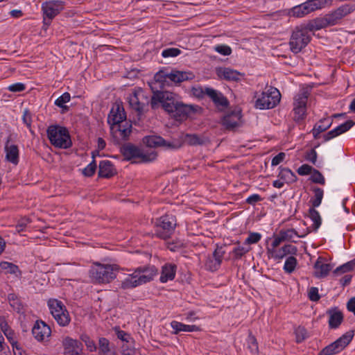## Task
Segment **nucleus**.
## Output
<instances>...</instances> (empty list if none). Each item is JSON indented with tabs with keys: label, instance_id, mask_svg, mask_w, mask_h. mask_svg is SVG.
Instances as JSON below:
<instances>
[{
	"label": "nucleus",
	"instance_id": "nucleus-1",
	"mask_svg": "<svg viewBox=\"0 0 355 355\" xmlns=\"http://www.w3.org/2000/svg\"><path fill=\"white\" fill-rule=\"evenodd\" d=\"M178 96L168 91H157L153 93L150 105L153 109L162 107L177 121L187 119L197 111L198 106L185 105L177 100Z\"/></svg>",
	"mask_w": 355,
	"mask_h": 355
},
{
	"label": "nucleus",
	"instance_id": "nucleus-2",
	"mask_svg": "<svg viewBox=\"0 0 355 355\" xmlns=\"http://www.w3.org/2000/svg\"><path fill=\"white\" fill-rule=\"evenodd\" d=\"M119 270L116 264L94 263L89 270L92 281L98 284H107L116 277V272Z\"/></svg>",
	"mask_w": 355,
	"mask_h": 355
},
{
	"label": "nucleus",
	"instance_id": "nucleus-3",
	"mask_svg": "<svg viewBox=\"0 0 355 355\" xmlns=\"http://www.w3.org/2000/svg\"><path fill=\"white\" fill-rule=\"evenodd\" d=\"M47 135L51 144L60 148H68L71 140L67 129L60 125H51L47 129Z\"/></svg>",
	"mask_w": 355,
	"mask_h": 355
},
{
	"label": "nucleus",
	"instance_id": "nucleus-4",
	"mask_svg": "<svg viewBox=\"0 0 355 355\" xmlns=\"http://www.w3.org/2000/svg\"><path fill=\"white\" fill-rule=\"evenodd\" d=\"M254 107L259 110H268L275 107L280 101L279 91L273 87H268L261 94L256 96Z\"/></svg>",
	"mask_w": 355,
	"mask_h": 355
},
{
	"label": "nucleus",
	"instance_id": "nucleus-5",
	"mask_svg": "<svg viewBox=\"0 0 355 355\" xmlns=\"http://www.w3.org/2000/svg\"><path fill=\"white\" fill-rule=\"evenodd\" d=\"M194 75L191 71H181L173 70L170 73L160 71L155 75L156 82L160 83L162 86L169 85V82L174 83H180L183 81L192 80Z\"/></svg>",
	"mask_w": 355,
	"mask_h": 355
},
{
	"label": "nucleus",
	"instance_id": "nucleus-6",
	"mask_svg": "<svg viewBox=\"0 0 355 355\" xmlns=\"http://www.w3.org/2000/svg\"><path fill=\"white\" fill-rule=\"evenodd\" d=\"M47 305L51 314L60 326L66 327L70 323L69 313L61 301L57 299H50Z\"/></svg>",
	"mask_w": 355,
	"mask_h": 355
},
{
	"label": "nucleus",
	"instance_id": "nucleus-7",
	"mask_svg": "<svg viewBox=\"0 0 355 355\" xmlns=\"http://www.w3.org/2000/svg\"><path fill=\"white\" fill-rule=\"evenodd\" d=\"M310 34L301 25L297 27L293 32L289 46L291 51L294 53H300L310 42Z\"/></svg>",
	"mask_w": 355,
	"mask_h": 355
},
{
	"label": "nucleus",
	"instance_id": "nucleus-8",
	"mask_svg": "<svg viewBox=\"0 0 355 355\" xmlns=\"http://www.w3.org/2000/svg\"><path fill=\"white\" fill-rule=\"evenodd\" d=\"M309 94L305 89H301L293 98L294 120L300 121L304 119L306 115V104Z\"/></svg>",
	"mask_w": 355,
	"mask_h": 355
},
{
	"label": "nucleus",
	"instance_id": "nucleus-9",
	"mask_svg": "<svg viewBox=\"0 0 355 355\" xmlns=\"http://www.w3.org/2000/svg\"><path fill=\"white\" fill-rule=\"evenodd\" d=\"M64 2L60 0H51L44 2L42 4L44 25L49 26L53 19L64 9Z\"/></svg>",
	"mask_w": 355,
	"mask_h": 355
},
{
	"label": "nucleus",
	"instance_id": "nucleus-10",
	"mask_svg": "<svg viewBox=\"0 0 355 355\" xmlns=\"http://www.w3.org/2000/svg\"><path fill=\"white\" fill-rule=\"evenodd\" d=\"M176 226V220L173 215H165L159 218L156 227V234L162 239L169 238Z\"/></svg>",
	"mask_w": 355,
	"mask_h": 355
},
{
	"label": "nucleus",
	"instance_id": "nucleus-11",
	"mask_svg": "<svg viewBox=\"0 0 355 355\" xmlns=\"http://www.w3.org/2000/svg\"><path fill=\"white\" fill-rule=\"evenodd\" d=\"M353 335L346 333L334 343L325 347L320 352V355H334L343 350L352 341Z\"/></svg>",
	"mask_w": 355,
	"mask_h": 355
},
{
	"label": "nucleus",
	"instance_id": "nucleus-12",
	"mask_svg": "<svg viewBox=\"0 0 355 355\" xmlns=\"http://www.w3.org/2000/svg\"><path fill=\"white\" fill-rule=\"evenodd\" d=\"M127 99L130 106L139 114L144 111L145 105L148 102L144 90L139 87L132 89Z\"/></svg>",
	"mask_w": 355,
	"mask_h": 355
},
{
	"label": "nucleus",
	"instance_id": "nucleus-13",
	"mask_svg": "<svg viewBox=\"0 0 355 355\" xmlns=\"http://www.w3.org/2000/svg\"><path fill=\"white\" fill-rule=\"evenodd\" d=\"M144 143L150 148L163 147L167 150L178 149L181 146V143L179 141H166L162 137L157 135H150L144 137Z\"/></svg>",
	"mask_w": 355,
	"mask_h": 355
},
{
	"label": "nucleus",
	"instance_id": "nucleus-14",
	"mask_svg": "<svg viewBox=\"0 0 355 355\" xmlns=\"http://www.w3.org/2000/svg\"><path fill=\"white\" fill-rule=\"evenodd\" d=\"M5 160L17 166L19 162V150L18 146L8 139L4 146Z\"/></svg>",
	"mask_w": 355,
	"mask_h": 355
},
{
	"label": "nucleus",
	"instance_id": "nucleus-15",
	"mask_svg": "<svg viewBox=\"0 0 355 355\" xmlns=\"http://www.w3.org/2000/svg\"><path fill=\"white\" fill-rule=\"evenodd\" d=\"M113 137L117 140H126L132 131V125L125 121L110 127Z\"/></svg>",
	"mask_w": 355,
	"mask_h": 355
},
{
	"label": "nucleus",
	"instance_id": "nucleus-16",
	"mask_svg": "<svg viewBox=\"0 0 355 355\" xmlns=\"http://www.w3.org/2000/svg\"><path fill=\"white\" fill-rule=\"evenodd\" d=\"M51 330L44 322L37 320L32 329L33 337L39 342H42L49 338L51 336Z\"/></svg>",
	"mask_w": 355,
	"mask_h": 355
},
{
	"label": "nucleus",
	"instance_id": "nucleus-17",
	"mask_svg": "<svg viewBox=\"0 0 355 355\" xmlns=\"http://www.w3.org/2000/svg\"><path fill=\"white\" fill-rule=\"evenodd\" d=\"M354 10V6L345 4L338 8L331 13L326 15L331 26L338 24V22L344 17L351 13Z\"/></svg>",
	"mask_w": 355,
	"mask_h": 355
},
{
	"label": "nucleus",
	"instance_id": "nucleus-18",
	"mask_svg": "<svg viewBox=\"0 0 355 355\" xmlns=\"http://www.w3.org/2000/svg\"><path fill=\"white\" fill-rule=\"evenodd\" d=\"M297 248L291 244H286L277 250H271L270 254L268 255L269 258L280 261L288 255H296Z\"/></svg>",
	"mask_w": 355,
	"mask_h": 355
},
{
	"label": "nucleus",
	"instance_id": "nucleus-19",
	"mask_svg": "<svg viewBox=\"0 0 355 355\" xmlns=\"http://www.w3.org/2000/svg\"><path fill=\"white\" fill-rule=\"evenodd\" d=\"M64 355H81L82 345L77 340L66 337L62 340Z\"/></svg>",
	"mask_w": 355,
	"mask_h": 355
},
{
	"label": "nucleus",
	"instance_id": "nucleus-20",
	"mask_svg": "<svg viewBox=\"0 0 355 355\" xmlns=\"http://www.w3.org/2000/svg\"><path fill=\"white\" fill-rule=\"evenodd\" d=\"M126 118L124 109L119 104H115L111 109L107 118L110 127L123 123Z\"/></svg>",
	"mask_w": 355,
	"mask_h": 355
},
{
	"label": "nucleus",
	"instance_id": "nucleus-21",
	"mask_svg": "<svg viewBox=\"0 0 355 355\" xmlns=\"http://www.w3.org/2000/svg\"><path fill=\"white\" fill-rule=\"evenodd\" d=\"M216 72L220 79L227 81H239L243 77V74L229 67H218Z\"/></svg>",
	"mask_w": 355,
	"mask_h": 355
},
{
	"label": "nucleus",
	"instance_id": "nucleus-22",
	"mask_svg": "<svg viewBox=\"0 0 355 355\" xmlns=\"http://www.w3.org/2000/svg\"><path fill=\"white\" fill-rule=\"evenodd\" d=\"M355 123L349 120L345 121V123L338 125L335 128L332 129L325 135H324L323 138L325 141H329L350 130Z\"/></svg>",
	"mask_w": 355,
	"mask_h": 355
},
{
	"label": "nucleus",
	"instance_id": "nucleus-23",
	"mask_svg": "<svg viewBox=\"0 0 355 355\" xmlns=\"http://www.w3.org/2000/svg\"><path fill=\"white\" fill-rule=\"evenodd\" d=\"M135 270L141 284L152 280L154 276L157 274V269L153 266L144 268L139 267L137 268Z\"/></svg>",
	"mask_w": 355,
	"mask_h": 355
},
{
	"label": "nucleus",
	"instance_id": "nucleus-24",
	"mask_svg": "<svg viewBox=\"0 0 355 355\" xmlns=\"http://www.w3.org/2000/svg\"><path fill=\"white\" fill-rule=\"evenodd\" d=\"M302 26L310 34L311 32L320 30L331 25L329 22L327 15H325L322 18H316Z\"/></svg>",
	"mask_w": 355,
	"mask_h": 355
},
{
	"label": "nucleus",
	"instance_id": "nucleus-25",
	"mask_svg": "<svg viewBox=\"0 0 355 355\" xmlns=\"http://www.w3.org/2000/svg\"><path fill=\"white\" fill-rule=\"evenodd\" d=\"M241 118V112L239 110H234L223 118L222 123L226 128L232 129L239 125Z\"/></svg>",
	"mask_w": 355,
	"mask_h": 355
},
{
	"label": "nucleus",
	"instance_id": "nucleus-26",
	"mask_svg": "<svg viewBox=\"0 0 355 355\" xmlns=\"http://www.w3.org/2000/svg\"><path fill=\"white\" fill-rule=\"evenodd\" d=\"M331 269L330 263H325L321 258H318L314 264V275L318 278L324 277Z\"/></svg>",
	"mask_w": 355,
	"mask_h": 355
},
{
	"label": "nucleus",
	"instance_id": "nucleus-27",
	"mask_svg": "<svg viewBox=\"0 0 355 355\" xmlns=\"http://www.w3.org/2000/svg\"><path fill=\"white\" fill-rule=\"evenodd\" d=\"M176 272V266L171 263H166L162 266L160 275V282L166 283L168 281L173 280L175 278Z\"/></svg>",
	"mask_w": 355,
	"mask_h": 355
},
{
	"label": "nucleus",
	"instance_id": "nucleus-28",
	"mask_svg": "<svg viewBox=\"0 0 355 355\" xmlns=\"http://www.w3.org/2000/svg\"><path fill=\"white\" fill-rule=\"evenodd\" d=\"M115 168L109 160H103L99 164L98 175L102 178H110L115 174Z\"/></svg>",
	"mask_w": 355,
	"mask_h": 355
},
{
	"label": "nucleus",
	"instance_id": "nucleus-29",
	"mask_svg": "<svg viewBox=\"0 0 355 355\" xmlns=\"http://www.w3.org/2000/svg\"><path fill=\"white\" fill-rule=\"evenodd\" d=\"M171 327L173 330L175 334L180 332H193L199 331V327L196 325H189L182 322L173 320L171 322Z\"/></svg>",
	"mask_w": 355,
	"mask_h": 355
},
{
	"label": "nucleus",
	"instance_id": "nucleus-30",
	"mask_svg": "<svg viewBox=\"0 0 355 355\" xmlns=\"http://www.w3.org/2000/svg\"><path fill=\"white\" fill-rule=\"evenodd\" d=\"M139 285H141L136 270L132 274L129 275L125 277L121 284V288L126 290L135 288Z\"/></svg>",
	"mask_w": 355,
	"mask_h": 355
},
{
	"label": "nucleus",
	"instance_id": "nucleus-31",
	"mask_svg": "<svg viewBox=\"0 0 355 355\" xmlns=\"http://www.w3.org/2000/svg\"><path fill=\"white\" fill-rule=\"evenodd\" d=\"M332 120L331 119L324 118L320 119L319 122L314 125L312 130L313 137L315 139L318 138L319 135L330 128Z\"/></svg>",
	"mask_w": 355,
	"mask_h": 355
},
{
	"label": "nucleus",
	"instance_id": "nucleus-32",
	"mask_svg": "<svg viewBox=\"0 0 355 355\" xmlns=\"http://www.w3.org/2000/svg\"><path fill=\"white\" fill-rule=\"evenodd\" d=\"M331 0H307L305 4L309 13L319 9L324 8L327 5H330Z\"/></svg>",
	"mask_w": 355,
	"mask_h": 355
},
{
	"label": "nucleus",
	"instance_id": "nucleus-33",
	"mask_svg": "<svg viewBox=\"0 0 355 355\" xmlns=\"http://www.w3.org/2000/svg\"><path fill=\"white\" fill-rule=\"evenodd\" d=\"M329 315V325L332 329H336L341 324L343 320L342 313L338 310H330L328 311Z\"/></svg>",
	"mask_w": 355,
	"mask_h": 355
},
{
	"label": "nucleus",
	"instance_id": "nucleus-34",
	"mask_svg": "<svg viewBox=\"0 0 355 355\" xmlns=\"http://www.w3.org/2000/svg\"><path fill=\"white\" fill-rule=\"evenodd\" d=\"M140 150V148L133 145H127L123 148V155L128 160L139 158Z\"/></svg>",
	"mask_w": 355,
	"mask_h": 355
},
{
	"label": "nucleus",
	"instance_id": "nucleus-35",
	"mask_svg": "<svg viewBox=\"0 0 355 355\" xmlns=\"http://www.w3.org/2000/svg\"><path fill=\"white\" fill-rule=\"evenodd\" d=\"M278 176L287 184L293 183L297 180L296 175L288 168H282Z\"/></svg>",
	"mask_w": 355,
	"mask_h": 355
},
{
	"label": "nucleus",
	"instance_id": "nucleus-36",
	"mask_svg": "<svg viewBox=\"0 0 355 355\" xmlns=\"http://www.w3.org/2000/svg\"><path fill=\"white\" fill-rule=\"evenodd\" d=\"M309 218L313 223L311 227L313 230L317 231L322 223V218L319 212L313 207L310 208L309 210Z\"/></svg>",
	"mask_w": 355,
	"mask_h": 355
},
{
	"label": "nucleus",
	"instance_id": "nucleus-37",
	"mask_svg": "<svg viewBox=\"0 0 355 355\" xmlns=\"http://www.w3.org/2000/svg\"><path fill=\"white\" fill-rule=\"evenodd\" d=\"M157 155L155 150L149 149L144 150L141 149L138 159H139L141 162H150L157 158Z\"/></svg>",
	"mask_w": 355,
	"mask_h": 355
},
{
	"label": "nucleus",
	"instance_id": "nucleus-38",
	"mask_svg": "<svg viewBox=\"0 0 355 355\" xmlns=\"http://www.w3.org/2000/svg\"><path fill=\"white\" fill-rule=\"evenodd\" d=\"M279 234L281 235L284 241H293L295 238H301L303 236H300L294 229H288L285 230H281Z\"/></svg>",
	"mask_w": 355,
	"mask_h": 355
},
{
	"label": "nucleus",
	"instance_id": "nucleus-39",
	"mask_svg": "<svg viewBox=\"0 0 355 355\" xmlns=\"http://www.w3.org/2000/svg\"><path fill=\"white\" fill-rule=\"evenodd\" d=\"M313 197L311 199V202L313 208L318 207L321 205L323 196L324 191L322 189L316 187L313 189Z\"/></svg>",
	"mask_w": 355,
	"mask_h": 355
},
{
	"label": "nucleus",
	"instance_id": "nucleus-40",
	"mask_svg": "<svg viewBox=\"0 0 355 355\" xmlns=\"http://www.w3.org/2000/svg\"><path fill=\"white\" fill-rule=\"evenodd\" d=\"M297 264V259L294 255H291L286 259L283 269L285 272L291 274L295 270Z\"/></svg>",
	"mask_w": 355,
	"mask_h": 355
},
{
	"label": "nucleus",
	"instance_id": "nucleus-41",
	"mask_svg": "<svg viewBox=\"0 0 355 355\" xmlns=\"http://www.w3.org/2000/svg\"><path fill=\"white\" fill-rule=\"evenodd\" d=\"M18 270V267L12 263L7 261L0 263V274H16Z\"/></svg>",
	"mask_w": 355,
	"mask_h": 355
},
{
	"label": "nucleus",
	"instance_id": "nucleus-42",
	"mask_svg": "<svg viewBox=\"0 0 355 355\" xmlns=\"http://www.w3.org/2000/svg\"><path fill=\"white\" fill-rule=\"evenodd\" d=\"M308 14L309 12L304 3L294 6L290 11V15L295 17H303Z\"/></svg>",
	"mask_w": 355,
	"mask_h": 355
},
{
	"label": "nucleus",
	"instance_id": "nucleus-43",
	"mask_svg": "<svg viewBox=\"0 0 355 355\" xmlns=\"http://www.w3.org/2000/svg\"><path fill=\"white\" fill-rule=\"evenodd\" d=\"M185 141L189 145H202L205 143L206 139L195 134H187L185 136Z\"/></svg>",
	"mask_w": 355,
	"mask_h": 355
},
{
	"label": "nucleus",
	"instance_id": "nucleus-44",
	"mask_svg": "<svg viewBox=\"0 0 355 355\" xmlns=\"http://www.w3.org/2000/svg\"><path fill=\"white\" fill-rule=\"evenodd\" d=\"M224 252L221 249H216L213 253V259H214V265L210 266L211 271L216 270L221 264Z\"/></svg>",
	"mask_w": 355,
	"mask_h": 355
},
{
	"label": "nucleus",
	"instance_id": "nucleus-45",
	"mask_svg": "<svg viewBox=\"0 0 355 355\" xmlns=\"http://www.w3.org/2000/svg\"><path fill=\"white\" fill-rule=\"evenodd\" d=\"M262 238V235L259 232H250L248 236L244 241L245 245H252L257 243Z\"/></svg>",
	"mask_w": 355,
	"mask_h": 355
},
{
	"label": "nucleus",
	"instance_id": "nucleus-46",
	"mask_svg": "<svg viewBox=\"0 0 355 355\" xmlns=\"http://www.w3.org/2000/svg\"><path fill=\"white\" fill-rule=\"evenodd\" d=\"M115 352L114 349L111 347L107 339L101 338L99 339V353H107Z\"/></svg>",
	"mask_w": 355,
	"mask_h": 355
},
{
	"label": "nucleus",
	"instance_id": "nucleus-47",
	"mask_svg": "<svg viewBox=\"0 0 355 355\" xmlns=\"http://www.w3.org/2000/svg\"><path fill=\"white\" fill-rule=\"evenodd\" d=\"M311 182L317 184L324 185L325 184V179L323 175L318 170L313 168L310 178Z\"/></svg>",
	"mask_w": 355,
	"mask_h": 355
},
{
	"label": "nucleus",
	"instance_id": "nucleus-48",
	"mask_svg": "<svg viewBox=\"0 0 355 355\" xmlns=\"http://www.w3.org/2000/svg\"><path fill=\"white\" fill-rule=\"evenodd\" d=\"M248 348L252 354H257L259 350L257 339L254 336L250 334L247 339Z\"/></svg>",
	"mask_w": 355,
	"mask_h": 355
},
{
	"label": "nucleus",
	"instance_id": "nucleus-49",
	"mask_svg": "<svg viewBox=\"0 0 355 355\" xmlns=\"http://www.w3.org/2000/svg\"><path fill=\"white\" fill-rule=\"evenodd\" d=\"M282 242H284V240L279 234L274 235L270 245L266 248L267 254L269 255L270 254V250L272 249L277 250Z\"/></svg>",
	"mask_w": 355,
	"mask_h": 355
},
{
	"label": "nucleus",
	"instance_id": "nucleus-50",
	"mask_svg": "<svg viewBox=\"0 0 355 355\" xmlns=\"http://www.w3.org/2000/svg\"><path fill=\"white\" fill-rule=\"evenodd\" d=\"M71 96L69 93L64 92L55 101V105L59 107H66L65 104L70 101Z\"/></svg>",
	"mask_w": 355,
	"mask_h": 355
},
{
	"label": "nucleus",
	"instance_id": "nucleus-51",
	"mask_svg": "<svg viewBox=\"0 0 355 355\" xmlns=\"http://www.w3.org/2000/svg\"><path fill=\"white\" fill-rule=\"evenodd\" d=\"M250 250V248L245 246H237L232 250V253L235 259H241L244 254L248 253Z\"/></svg>",
	"mask_w": 355,
	"mask_h": 355
},
{
	"label": "nucleus",
	"instance_id": "nucleus-52",
	"mask_svg": "<svg viewBox=\"0 0 355 355\" xmlns=\"http://www.w3.org/2000/svg\"><path fill=\"white\" fill-rule=\"evenodd\" d=\"M214 49L215 51L223 55H230L232 53L231 48L229 46L225 44L215 46Z\"/></svg>",
	"mask_w": 355,
	"mask_h": 355
},
{
	"label": "nucleus",
	"instance_id": "nucleus-53",
	"mask_svg": "<svg viewBox=\"0 0 355 355\" xmlns=\"http://www.w3.org/2000/svg\"><path fill=\"white\" fill-rule=\"evenodd\" d=\"M181 53V51L176 48H168L166 49H164L162 52V55L164 58H170V57H176L178 55H180Z\"/></svg>",
	"mask_w": 355,
	"mask_h": 355
},
{
	"label": "nucleus",
	"instance_id": "nucleus-54",
	"mask_svg": "<svg viewBox=\"0 0 355 355\" xmlns=\"http://www.w3.org/2000/svg\"><path fill=\"white\" fill-rule=\"evenodd\" d=\"M83 342H84L90 352L96 350V347L94 342L86 334H83L80 337Z\"/></svg>",
	"mask_w": 355,
	"mask_h": 355
},
{
	"label": "nucleus",
	"instance_id": "nucleus-55",
	"mask_svg": "<svg viewBox=\"0 0 355 355\" xmlns=\"http://www.w3.org/2000/svg\"><path fill=\"white\" fill-rule=\"evenodd\" d=\"M121 352L124 355H132L135 352V347L132 345V339L129 343H125L121 347Z\"/></svg>",
	"mask_w": 355,
	"mask_h": 355
},
{
	"label": "nucleus",
	"instance_id": "nucleus-56",
	"mask_svg": "<svg viewBox=\"0 0 355 355\" xmlns=\"http://www.w3.org/2000/svg\"><path fill=\"white\" fill-rule=\"evenodd\" d=\"M296 341L297 343H301L303 341L306 337V331L304 327H298L295 330Z\"/></svg>",
	"mask_w": 355,
	"mask_h": 355
},
{
	"label": "nucleus",
	"instance_id": "nucleus-57",
	"mask_svg": "<svg viewBox=\"0 0 355 355\" xmlns=\"http://www.w3.org/2000/svg\"><path fill=\"white\" fill-rule=\"evenodd\" d=\"M96 168V164L95 163V161L93 160L84 168L83 173L85 175L90 177L94 174Z\"/></svg>",
	"mask_w": 355,
	"mask_h": 355
},
{
	"label": "nucleus",
	"instance_id": "nucleus-58",
	"mask_svg": "<svg viewBox=\"0 0 355 355\" xmlns=\"http://www.w3.org/2000/svg\"><path fill=\"white\" fill-rule=\"evenodd\" d=\"M313 170V168L312 166L304 164L297 168V172L300 175H307L311 174Z\"/></svg>",
	"mask_w": 355,
	"mask_h": 355
},
{
	"label": "nucleus",
	"instance_id": "nucleus-59",
	"mask_svg": "<svg viewBox=\"0 0 355 355\" xmlns=\"http://www.w3.org/2000/svg\"><path fill=\"white\" fill-rule=\"evenodd\" d=\"M317 153L314 149H311L307 151L305 154V159L308 162H311L313 164H315L317 161Z\"/></svg>",
	"mask_w": 355,
	"mask_h": 355
},
{
	"label": "nucleus",
	"instance_id": "nucleus-60",
	"mask_svg": "<svg viewBox=\"0 0 355 355\" xmlns=\"http://www.w3.org/2000/svg\"><path fill=\"white\" fill-rule=\"evenodd\" d=\"M25 89H26L25 85L24 83H16L10 85L8 87V89L10 92H22Z\"/></svg>",
	"mask_w": 355,
	"mask_h": 355
},
{
	"label": "nucleus",
	"instance_id": "nucleus-61",
	"mask_svg": "<svg viewBox=\"0 0 355 355\" xmlns=\"http://www.w3.org/2000/svg\"><path fill=\"white\" fill-rule=\"evenodd\" d=\"M3 334L8 340V341L10 343L12 347H15V346H16V345L17 344V342L15 339V332L12 329H10L4 332Z\"/></svg>",
	"mask_w": 355,
	"mask_h": 355
},
{
	"label": "nucleus",
	"instance_id": "nucleus-62",
	"mask_svg": "<svg viewBox=\"0 0 355 355\" xmlns=\"http://www.w3.org/2000/svg\"><path fill=\"white\" fill-rule=\"evenodd\" d=\"M217 94L218 95L213 99V101L221 106H226L227 105V100L226 98L220 92H218Z\"/></svg>",
	"mask_w": 355,
	"mask_h": 355
},
{
	"label": "nucleus",
	"instance_id": "nucleus-63",
	"mask_svg": "<svg viewBox=\"0 0 355 355\" xmlns=\"http://www.w3.org/2000/svg\"><path fill=\"white\" fill-rule=\"evenodd\" d=\"M309 297L313 302H317L320 299L318 289L316 287H311L309 291Z\"/></svg>",
	"mask_w": 355,
	"mask_h": 355
},
{
	"label": "nucleus",
	"instance_id": "nucleus-64",
	"mask_svg": "<svg viewBox=\"0 0 355 355\" xmlns=\"http://www.w3.org/2000/svg\"><path fill=\"white\" fill-rule=\"evenodd\" d=\"M286 157V154L284 153H279L276 156H275L271 161L272 166H277L281 162L284 161Z\"/></svg>",
	"mask_w": 355,
	"mask_h": 355
}]
</instances>
